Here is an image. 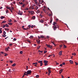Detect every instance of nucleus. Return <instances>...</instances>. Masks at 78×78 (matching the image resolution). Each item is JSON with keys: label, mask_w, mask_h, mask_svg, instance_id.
Returning a JSON list of instances; mask_svg holds the SVG:
<instances>
[{"label": "nucleus", "mask_w": 78, "mask_h": 78, "mask_svg": "<svg viewBox=\"0 0 78 78\" xmlns=\"http://www.w3.org/2000/svg\"><path fill=\"white\" fill-rule=\"evenodd\" d=\"M2 37H5L6 36V35H2Z\"/></svg>", "instance_id": "obj_22"}, {"label": "nucleus", "mask_w": 78, "mask_h": 78, "mask_svg": "<svg viewBox=\"0 0 78 78\" xmlns=\"http://www.w3.org/2000/svg\"><path fill=\"white\" fill-rule=\"evenodd\" d=\"M47 51H44V53H47Z\"/></svg>", "instance_id": "obj_39"}, {"label": "nucleus", "mask_w": 78, "mask_h": 78, "mask_svg": "<svg viewBox=\"0 0 78 78\" xmlns=\"http://www.w3.org/2000/svg\"><path fill=\"white\" fill-rule=\"evenodd\" d=\"M43 11H44V12H45H45H46L45 11H46V9H43Z\"/></svg>", "instance_id": "obj_29"}, {"label": "nucleus", "mask_w": 78, "mask_h": 78, "mask_svg": "<svg viewBox=\"0 0 78 78\" xmlns=\"http://www.w3.org/2000/svg\"><path fill=\"white\" fill-rule=\"evenodd\" d=\"M38 52H40V53H42L43 52V51H40V50H38Z\"/></svg>", "instance_id": "obj_19"}, {"label": "nucleus", "mask_w": 78, "mask_h": 78, "mask_svg": "<svg viewBox=\"0 0 78 78\" xmlns=\"http://www.w3.org/2000/svg\"><path fill=\"white\" fill-rule=\"evenodd\" d=\"M9 72H10V73H11V69H9Z\"/></svg>", "instance_id": "obj_58"}, {"label": "nucleus", "mask_w": 78, "mask_h": 78, "mask_svg": "<svg viewBox=\"0 0 78 78\" xmlns=\"http://www.w3.org/2000/svg\"><path fill=\"white\" fill-rule=\"evenodd\" d=\"M69 62H70V64H73V61L71 60H69Z\"/></svg>", "instance_id": "obj_10"}, {"label": "nucleus", "mask_w": 78, "mask_h": 78, "mask_svg": "<svg viewBox=\"0 0 78 78\" xmlns=\"http://www.w3.org/2000/svg\"><path fill=\"white\" fill-rule=\"evenodd\" d=\"M63 70V69H61L60 70H59V72H60L62 73V72Z\"/></svg>", "instance_id": "obj_27"}, {"label": "nucleus", "mask_w": 78, "mask_h": 78, "mask_svg": "<svg viewBox=\"0 0 78 78\" xmlns=\"http://www.w3.org/2000/svg\"><path fill=\"white\" fill-rule=\"evenodd\" d=\"M63 47L64 48H66V46L64 45V44H63Z\"/></svg>", "instance_id": "obj_37"}, {"label": "nucleus", "mask_w": 78, "mask_h": 78, "mask_svg": "<svg viewBox=\"0 0 78 78\" xmlns=\"http://www.w3.org/2000/svg\"><path fill=\"white\" fill-rule=\"evenodd\" d=\"M44 20H41L40 21V22H41V23H44Z\"/></svg>", "instance_id": "obj_11"}, {"label": "nucleus", "mask_w": 78, "mask_h": 78, "mask_svg": "<svg viewBox=\"0 0 78 78\" xmlns=\"http://www.w3.org/2000/svg\"><path fill=\"white\" fill-rule=\"evenodd\" d=\"M75 63L76 65V66H77V65H78V62H75Z\"/></svg>", "instance_id": "obj_44"}, {"label": "nucleus", "mask_w": 78, "mask_h": 78, "mask_svg": "<svg viewBox=\"0 0 78 78\" xmlns=\"http://www.w3.org/2000/svg\"><path fill=\"white\" fill-rule=\"evenodd\" d=\"M5 18V17H4L3 16H2L1 17V19H3Z\"/></svg>", "instance_id": "obj_20"}, {"label": "nucleus", "mask_w": 78, "mask_h": 78, "mask_svg": "<svg viewBox=\"0 0 78 78\" xmlns=\"http://www.w3.org/2000/svg\"><path fill=\"white\" fill-rule=\"evenodd\" d=\"M40 17H41V18H42V15L41 14H40Z\"/></svg>", "instance_id": "obj_34"}, {"label": "nucleus", "mask_w": 78, "mask_h": 78, "mask_svg": "<svg viewBox=\"0 0 78 78\" xmlns=\"http://www.w3.org/2000/svg\"><path fill=\"white\" fill-rule=\"evenodd\" d=\"M13 40L15 41H16V40H17V39H16V38H14Z\"/></svg>", "instance_id": "obj_57"}, {"label": "nucleus", "mask_w": 78, "mask_h": 78, "mask_svg": "<svg viewBox=\"0 0 78 78\" xmlns=\"http://www.w3.org/2000/svg\"><path fill=\"white\" fill-rule=\"evenodd\" d=\"M35 9H36V10H37V9H38V8H39V7H37V6H36L35 7Z\"/></svg>", "instance_id": "obj_12"}, {"label": "nucleus", "mask_w": 78, "mask_h": 78, "mask_svg": "<svg viewBox=\"0 0 78 78\" xmlns=\"http://www.w3.org/2000/svg\"><path fill=\"white\" fill-rule=\"evenodd\" d=\"M2 33V30H0V34H1V33Z\"/></svg>", "instance_id": "obj_51"}, {"label": "nucleus", "mask_w": 78, "mask_h": 78, "mask_svg": "<svg viewBox=\"0 0 78 78\" xmlns=\"http://www.w3.org/2000/svg\"><path fill=\"white\" fill-rule=\"evenodd\" d=\"M8 56V54L6 53H5L4 55L5 56Z\"/></svg>", "instance_id": "obj_35"}, {"label": "nucleus", "mask_w": 78, "mask_h": 78, "mask_svg": "<svg viewBox=\"0 0 78 78\" xmlns=\"http://www.w3.org/2000/svg\"><path fill=\"white\" fill-rule=\"evenodd\" d=\"M30 38H33V37L32 36H30Z\"/></svg>", "instance_id": "obj_62"}, {"label": "nucleus", "mask_w": 78, "mask_h": 78, "mask_svg": "<svg viewBox=\"0 0 78 78\" xmlns=\"http://www.w3.org/2000/svg\"><path fill=\"white\" fill-rule=\"evenodd\" d=\"M37 0H34V2H35V3L37 2Z\"/></svg>", "instance_id": "obj_47"}, {"label": "nucleus", "mask_w": 78, "mask_h": 78, "mask_svg": "<svg viewBox=\"0 0 78 78\" xmlns=\"http://www.w3.org/2000/svg\"><path fill=\"white\" fill-rule=\"evenodd\" d=\"M5 26H6V27H9V25H8V24H6Z\"/></svg>", "instance_id": "obj_25"}, {"label": "nucleus", "mask_w": 78, "mask_h": 78, "mask_svg": "<svg viewBox=\"0 0 78 78\" xmlns=\"http://www.w3.org/2000/svg\"><path fill=\"white\" fill-rule=\"evenodd\" d=\"M16 66V64L14 63V64H13L12 65V66L13 67H14V66Z\"/></svg>", "instance_id": "obj_31"}, {"label": "nucleus", "mask_w": 78, "mask_h": 78, "mask_svg": "<svg viewBox=\"0 0 78 78\" xmlns=\"http://www.w3.org/2000/svg\"><path fill=\"white\" fill-rule=\"evenodd\" d=\"M25 4H23L22 5V7H24V6H25Z\"/></svg>", "instance_id": "obj_55"}, {"label": "nucleus", "mask_w": 78, "mask_h": 78, "mask_svg": "<svg viewBox=\"0 0 78 78\" xmlns=\"http://www.w3.org/2000/svg\"><path fill=\"white\" fill-rule=\"evenodd\" d=\"M40 41H37V43L38 44H40Z\"/></svg>", "instance_id": "obj_18"}, {"label": "nucleus", "mask_w": 78, "mask_h": 78, "mask_svg": "<svg viewBox=\"0 0 78 78\" xmlns=\"http://www.w3.org/2000/svg\"><path fill=\"white\" fill-rule=\"evenodd\" d=\"M48 64H47V63H45L44 66H47Z\"/></svg>", "instance_id": "obj_61"}, {"label": "nucleus", "mask_w": 78, "mask_h": 78, "mask_svg": "<svg viewBox=\"0 0 78 78\" xmlns=\"http://www.w3.org/2000/svg\"><path fill=\"white\" fill-rule=\"evenodd\" d=\"M62 78H64V76H63V75H62Z\"/></svg>", "instance_id": "obj_64"}, {"label": "nucleus", "mask_w": 78, "mask_h": 78, "mask_svg": "<svg viewBox=\"0 0 78 78\" xmlns=\"http://www.w3.org/2000/svg\"><path fill=\"white\" fill-rule=\"evenodd\" d=\"M19 4H20V5H23V4L22 3V2H21V3L19 2Z\"/></svg>", "instance_id": "obj_46"}, {"label": "nucleus", "mask_w": 78, "mask_h": 78, "mask_svg": "<svg viewBox=\"0 0 78 78\" xmlns=\"http://www.w3.org/2000/svg\"><path fill=\"white\" fill-rule=\"evenodd\" d=\"M35 18H36V17L34 16H33L32 17V19H35Z\"/></svg>", "instance_id": "obj_43"}, {"label": "nucleus", "mask_w": 78, "mask_h": 78, "mask_svg": "<svg viewBox=\"0 0 78 78\" xmlns=\"http://www.w3.org/2000/svg\"><path fill=\"white\" fill-rule=\"evenodd\" d=\"M41 38H44V37L43 36H41Z\"/></svg>", "instance_id": "obj_40"}, {"label": "nucleus", "mask_w": 78, "mask_h": 78, "mask_svg": "<svg viewBox=\"0 0 78 78\" xmlns=\"http://www.w3.org/2000/svg\"><path fill=\"white\" fill-rule=\"evenodd\" d=\"M6 21H3L2 22V23H6Z\"/></svg>", "instance_id": "obj_13"}, {"label": "nucleus", "mask_w": 78, "mask_h": 78, "mask_svg": "<svg viewBox=\"0 0 78 78\" xmlns=\"http://www.w3.org/2000/svg\"><path fill=\"white\" fill-rule=\"evenodd\" d=\"M5 50H6V51H8V48H5Z\"/></svg>", "instance_id": "obj_42"}, {"label": "nucleus", "mask_w": 78, "mask_h": 78, "mask_svg": "<svg viewBox=\"0 0 78 78\" xmlns=\"http://www.w3.org/2000/svg\"><path fill=\"white\" fill-rule=\"evenodd\" d=\"M5 31H9V29L6 28H5Z\"/></svg>", "instance_id": "obj_15"}, {"label": "nucleus", "mask_w": 78, "mask_h": 78, "mask_svg": "<svg viewBox=\"0 0 78 78\" xmlns=\"http://www.w3.org/2000/svg\"><path fill=\"white\" fill-rule=\"evenodd\" d=\"M8 24L9 25H12V23H8Z\"/></svg>", "instance_id": "obj_14"}, {"label": "nucleus", "mask_w": 78, "mask_h": 78, "mask_svg": "<svg viewBox=\"0 0 78 78\" xmlns=\"http://www.w3.org/2000/svg\"><path fill=\"white\" fill-rule=\"evenodd\" d=\"M14 4H15L16 3V2L15 1H14L12 2Z\"/></svg>", "instance_id": "obj_60"}, {"label": "nucleus", "mask_w": 78, "mask_h": 78, "mask_svg": "<svg viewBox=\"0 0 78 78\" xmlns=\"http://www.w3.org/2000/svg\"><path fill=\"white\" fill-rule=\"evenodd\" d=\"M41 47V46H40L39 47H37V50H39V48H40Z\"/></svg>", "instance_id": "obj_36"}, {"label": "nucleus", "mask_w": 78, "mask_h": 78, "mask_svg": "<svg viewBox=\"0 0 78 78\" xmlns=\"http://www.w3.org/2000/svg\"><path fill=\"white\" fill-rule=\"evenodd\" d=\"M36 78H38L39 77V75H37V76H36Z\"/></svg>", "instance_id": "obj_24"}, {"label": "nucleus", "mask_w": 78, "mask_h": 78, "mask_svg": "<svg viewBox=\"0 0 78 78\" xmlns=\"http://www.w3.org/2000/svg\"><path fill=\"white\" fill-rule=\"evenodd\" d=\"M47 70H48V72L49 73H51V68H48L47 69Z\"/></svg>", "instance_id": "obj_5"}, {"label": "nucleus", "mask_w": 78, "mask_h": 78, "mask_svg": "<svg viewBox=\"0 0 78 78\" xmlns=\"http://www.w3.org/2000/svg\"><path fill=\"white\" fill-rule=\"evenodd\" d=\"M3 34H4V35L6 34V32H5V31H3Z\"/></svg>", "instance_id": "obj_30"}, {"label": "nucleus", "mask_w": 78, "mask_h": 78, "mask_svg": "<svg viewBox=\"0 0 78 78\" xmlns=\"http://www.w3.org/2000/svg\"><path fill=\"white\" fill-rule=\"evenodd\" d=\"M9 22H12V20L11 19H10L9 21Z\"/></svg>", "instance_id": "obj_45"}, {"label": "nucleus", "mask_w": 78, "mask_h": 78, "mask_svg": "<svg viewBox=\"0 0 78 78\" xmlns=\"http://www.w3.org/2000/svg\"><path fill=\"white\" fill-rule=\"evenodd\" d=\"M22 14H23V12H22V11H20V10L18 12V15L22 16Z\"/></svg>", "instance_id": "obj_3"}, {"label": "nucleus", "mask_w": 78, "mask_h": 78, "mask_svg": "<svg viewBox=\"0 0 78 78\" xmlns=\"http://www.w3.org/2000/svg\"><path fill=\"white\" fill-rule=\"evenodd\" d=\"M20 54H22V53H23V51H20Z\"/></svg>", "instance_id": "obj_41"}, {"label": "nucleus", "mask_w": 78, "mask_h": 78, "mask_svg": "<svg viewBox=\"0 0 78 78\" xmlns=\"http://www.w3.org/2000/svg\"><path fill=\"white\" fill-rule=\"evenodd\" d=\"M53 25L54 26L52 27L54 31H55V30H56V28H59V27L58 26V25L56 24V23L54 22Z\"/></svg>", "instance_id": "obj_1"}, {"label": "nucleus", "mask_w": 78, "mask_h": 78, "mask_svg": "<svg viewBox=\"0 0 78 78\" xmlns=\"http://www.w3.org/2000/svg\"><path fill=\"white\" fill-rule=\"evenodd\" d=\"M46 46H47V47H48V48H50V45H48L47 44H46Z\"/></svg>", "instance_id": "obj_16"}, {"label": "nucleus", "mask_w": 78, "mask_h": 78, "mask_svg": "<svg viewBox=\"0 0 78 78\" xmlns=\"http://www.w3.org/2000/svg\"><path fill=\"white\" fill-rule=\"evenodd\" d=\"M12 44H9V46H12Z\"/></svg>", "instance_id": "obj_56"}, {"label": "nucleus", "mask_w": 78, "mask_h": 78, "mask_svg": "<svg viewBox=\"0 0 78 78\" xmlns=\"http://www.w3.org/2000/svg\"><path fill=\"white\" fill-rule=\"evenodd\" d=\"M7 9H8L9 10H10V11L12 13V10H11V7L7 6L6 7Z\"/></svg>", "instance_id": "obj_4"}, {"label": "nucleus", "mask_w": 78, "mask_h": 78, "mask_svg": "<svg viewBox=\"0 0 78 78\" xmlns=\"http://www.w3.org/2000/svg\"><path fill=\"white\" fill-rule=\"evenodd\" d=\"M59 47L60 48L62 47V45L61 44V45H60Z\"/></svg>", "instance_id": "obj_49"}, {"label": "nucleus", "mask_w": 78, "mask_h": 78, "mask_svg": "<svg viewBox=\"0 0 78 78\" xmlns=\"http://www.w3.org/2000/svg\"><path fill=\"white\" fill-rule=\"evenodd\" d=\"M31 72H32V71L31 70H28L27 72H26L24 73V75L26 76H28V75H30L31 73Z\"/></svg>", "instance_id": "obj_2"}, {"label": "nucleus", "mask_w": 78, "mask_h": 78, "mask_svg": "<svg viewBox=\"0 0 78 78\" xmlns=\"http://www.w3.org/2000/svg\"><path fill=\"white\" fill-rule=\"evenodd\" d=\"M62 51H61L59 52V55L60 56H61L62 55Z\"/></svg>", "instance_id": "obj_7"}, {"label": "nucleus", "mask_w": 78, "mask_h": 78, "mask_svg": "<svg viewBox=\"0 0 78 78\" xmlns=\"http://www.w3.org/2000/svg\"><path fill=\"white\" fill-rule=\"evenodd\" d=\"M42 62V61H38V62L41 64Z\"/></svg>", "instance_id": "obj_28"}, {"label": "nucleus", "mask_w": 78, "mask_h": 78, "mask_svg": "<svg viewBox=\"0 0 78 78\" xmlns=\"http://www.w3.org/2000/svg\"><path fill=\"white\" fill-rule=\"evenodd\" d=\"M28 27H29V28H31V25H29L28 26Z\"/></svg>", "instance_id": "obj_52"}, {"label": "nucleus", "mask_w": 78, "mask_h": 78, "mask_svg": "<svg viewBox=\"0 0 78 78\" xmlns=\"http://www.w3.org/2000/svg\"><path fill=\"white\" fill-rule=\"evenodd\" d=\"M72 55H74V56H75L76 55V53H73L72 54Z\"/></svg>", "instance_id": "obj_21"}, {"label": "nucleus", "mask_w": 78, "mask_h": 78, "mask_svg": "<svg viewBox=\"0 0 78 78\" xmlns=\"http://www.w3.org/2000/svg\"><path fill=\"white\" fill-rule=\"evenodd\" d=\"M40 10H38L37 11V13H39V12H40Z\"/></svg>", "instance_id": "obj_26"}, {"label": "nucleus", "mask_w": 78, "mask_h": 78, "mask_svg": "<svg viewBox=\"0 0 78 78\" xmlns=\"http://www.w3.org/2000/svg\"><path fill=\"white\" fill-rule=\"evenodd\" d=\"M39 2L40 4H42V2H41V1H39Z\"/></svg>", "instance_id": "obj_53"}, {"label": "nucleus", "mask_w": 78, "mask_h": 78, "mask_svg": "<svg viewBox=\"0 0 78 78\" xmlns=\"http://www.w3.org/2000/svg\"><path fill=\"white\" fill-rule=\"evenodd\" d=\"M33 64H35V65L34 66H37V63L36 62V63H33Z\"/></svg>", "instance_id": "obj_9"}, {"label": "nucleus", "mask_w": 78, "mask_h": 78, "mask_svg": "<svg viewBox=\"0 0 78 78\" xmlns=\"http://www.w3.org/2000/svg\"><path fill=\"white\" fill-rule=\"evenodd\" d=\"M65 64H66V63L65 62H63L62 63V64L63 65H65Z\"/></svg>", "instance_id": "obj_54"}, {"label": "nucleus", "mask_w": 78, "mask_h": 78, "mask_svg": "<svg viewBox=\"0 0 78 78\" xmlns=\"http://www.w3.org/2000/svg\"><path fill=\"white\" fill-rule=\"evenodd\" d=\"M44 64H46V63H48V61H46V60H44Z\"/></svg>", "instance_id": "obj_8"}, {"label": "nucleus", "mask_w": 78, "mask_h": 78, "mask_svg": "<svg viewBox=\"0 0 78 78\" xmlns=\"http://www.w3.org/2000/svg\"><path fill=\"white\" fill-rule=\"evenodd\" d=\"M5 27H6V25H4L2 27H3V28H5Z\"/></svg>", "instance_id": "obj_50"}, {"label": "nucleus", "mask_w": 78, "mask_h": 78, "mask_svg": "<svg viewBox=\"0 0 78 78\" xmlns=\"http://www.w3.org/2000/svg\"><path fill=\"white\" fill-rule=\"evenodd\" d=\"M42 64H43V63H42V62L40 63V66H42Z\"/></svg>", "instance_id": "obj_38"}, {"label": "nucleus", "mask_w": 78, "mask_h": 78, "mask_svg": "<svg viewBox=\"0 0 78 78\" xmlns=\"http://www.w3.org/2000/svg\"><path fill=\"white\" fill-rule=\"evenodd\" d=\"M10 63H12L13 62L12 61H10Z\"/></svg>", "instance_id": "obj_59"}, {"label": "nucleus", "mask_w": 78, "mask_h": 78, "mask_svg": "<svg viewBox=\"0 0 78 78\" xmlns=\"http://www.w3.org/2000/svg\"><path fill=\"white\" fill-rule=\"evenodd\" d=\"M52 22V19H51L50 20V23H51Z\"/></svg>", "instance_id": "obj_32"}, {"label": "nucleus", "mask_w": 78, "mask_h": 78, "mask_svg": "<svg viewBox=\"0 0 78 78\" xmlns=\"http://www.w3.org/2000/svg\"><path fill=\"white\" fill-rule=\"evenodd\" d=\"M36 3V5H39V3H37V2H35Z\"/></svg>", "instance_id": "obj_17"}, {"label": "nucleus", "mask_w": 78, "mask_h": 78, "mask_svg": "<svg viewBox=\"0 0 78 78\" xmlns=\"http://www.w3.org/2000/svg\"><path fill=\"white\" fill-rule=\"evenodd\" d=\"M29 12L30 14H31L32 15L34 13V11H29Z\"/></svg>", "instance_id": "obj_6"}, {"label": "nucleus", "mask_w": 78, "mask_h": 78, "mask_svg": "<svg viewBox=\"0 0 78 78\" xmlns=\"http://www.w3.org/2000/svg\"><path fill=\"white\" fill-rule=\"evenodd\" d=\"M1 53H2V54H5V53H4V52H1Z\"/></svg>", "instance_id": "obj_63"}, {"label": "nucleus", "mask_w": 78, "mask_h": 78, "mask_svg": "<svg viewBox=\"0 0 78 78\" xmlns=\"http://www.w3.org/2000/svg\"><path fill=\"white\" fill-rule=\"evenodd\" d=\"M9 12V10H7L6 11V13H8V12Z\"/></svg>", "instance_id": "obj_48"}, {"label": "nucleus", "mask_w": 78, "mask_h": 78, "mask_svg": "<svg viewBox=\"0 0 78 78\" xmlns=\"http://www.w3.org/2000/svg\"><path fill=\"white\" fill-rule=\"evenodd\" d=\"M11 9L12 11H12H13V10H14V7H12Z\"/></svg>", "instance_id": "obj_23"}, {"label": "nucleus", "mask_w": 78, "mask_h": 78, "mask_svg": "<svg viewBox=\"0 0 78 78\" xmlns=\"http://www.w3.org/2000/svg\"><path fill=\"white\" fill-rule=\"evenodd\" d=\"M52 45H50V46L49 47V48L51 49L52 48Z\"/></svg>", "instance_id": "obj_33"}]
</instances>
